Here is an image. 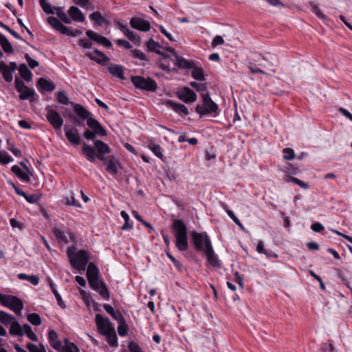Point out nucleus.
<instances>
[{
    "mask_svg": "<svg viewBox=\"0 0 352 352\" xmlns=\"http://www.w3.org/2000/svg\"><path fill=\"white\" fill-rule=\"evenodd\" d=\"M109 72L113 77L118 78L120 80H124V69L120 65H111L107 67Z\"/></svg>",
    "mask_w": 352,
    "mask_h": 352,
    "instance_id": "obj_21",
    "label": "nucleus"
},
{
    "mask_svg": "<svg viewBox=\"0 0 352 352\" xmlns=\"http://www.w3.org/2000/svg\"><path fill=\"white\" fill-rule=\"evenodd\" d=\"M189 85L197 91H205L207 89V85L206 83H199L193 81L190 82Z\"/></svg>",
    "mask_w": 352,
    "mask_h": 352,
    "instance_id": "obj_59",
    "label": "nucleus"
},
{
    "mask_svg": "<svg viewBox=\"0 0 352 352\" xmlns=\"http://www.w3.org/2000/svg\"><path fill=\"white\" fill-rule=\"evenodd\" d=\"M73 105L75 113L80 118L83 120H87L91 116V113L88 110H87L82 105L80 104H73Z\"/></svg>",
    "mask_w": 352,
    "mask_h": 352,
    "instance_id": "obj_29",
    "label": "nucleus"
},
{
    "mask_svg": "<svg viewBox=\"0 0 352 352\" xmlns=\"http://www.w3.org/2000/svg\"><path fill=\"white\" fill-rule=\"evenodd\" d=\"M191 69V75L194 79L200 81H203L205 80L204 69L201 67L196 66L195 63L194 67H192Z\"/></svg>",
    "mask_w": 352,
    "mask_h": 352,
    "instance_id": "obj_33",
    "label": "nucleus"
},
{
    "mask_svg": "<svg viewBox=\"0 0 352 352\" xmlns=\"http://www.w3.org/2000/svg\"><path fill=\"white\" fill-rule=\"evenodd\" d=\"M56 100L59 103L63 104H74L73 102H69L68 97L62 91H59L57 93Z\"/></svg>",
    "mask_w": 352,
    "mask_h": 352,
    "instance_id": "obj_49",
    "label": "nucleus"
},
{
    "mask_svg": "<svg viewBox=\"0 0 352 352\" xmlns=\"http://www.w3.org/2000/svg\"><path fill=\"white\" fill-rule=\"evenodd\" d=\"M193 245L198 252H204L212 246L209 236L206 232L201 233L192 231L191 232Z\"/></svg>",
    "mask_w": 352,
    "mask_h": 352,
    "instance_id": "obj_5",
    "label": "nucleus"
},
{
    "mask_svg": "<svg viewBox=\"0 0 352 352\" xmlns=\"http://www.w3.org/2000/svg\"><path fill=\"white\" fill-rule=\"evenodd\" d=\"M14 82L16 89L18 92L23 91L24 89L27 87L24 82L19 78H15Z\"/></svg>",
    "mask_w": 352,
    "mask_h": 352,
    "instance_id": "obj_63",
    "label": "nucleus"
},
{
    "mask_svg": "<svg viewBox=\"0 0 352 352\" xmlns=\"http://www.w3.org/2000/svg\"><path fill=\"white\" fill-rule=\"evenodd\" d=\"M97 135H99V132L94 130L86 129L83 133V136L87 140H93Z\"/></svg>",
    "mask_w": 352,
    "mask_h": 352,
    "instance_id": "obj_58",
    "label": "nucleus"
},
{
    "mask_svg": "<svg viewBox=\"0 0 352 352\" xmlns=\"http://www.w3.org/2000/svg\"><path fill=\"white\" fill-rule=\"evenodd\" d=\"M19 72L21 77L25 81L30 82L32 80V74L25 63L19 65Z\"/></svg>",
    "mask_w": 352,
    "mask_h": 352,
    "instance_id": "obj_30",
    "label": "nucleus"
},
{
    "mask_svg": "<svg viewBox=\"0 0 352 352\" xmlns=\"http://www.w3.org/2000/svg\"><path fill=\"white\" fill-rule=\"evenodd\" d=\"M131 26L140 31L147 32L151 29L150 23L139 17H133L130 20Z\"/></svg>",
    "mask_w": 352,
    "mask_h": 352,
    "instance_id": "obj_14",
    "label": "nucleus"
},
{
    "mask_svg": "<svg viewBox=\"0 0 352 352\" xmlns=\"http://www.w3.org/2000/svg\"><path fill=\"white\" fill-rule=\"evenodd\" d=\"M177 96L185 103H192L197 100V94L188 87H184L177 91Z\"/></svg>",
    "mask_w": 352,
    "mask_h": 352,
    "instance_id": "obj_12",
    "label": "nucleus"
},
{
    "mask_svg": "<svg viewBox=\"0 0 352 352\" xmlns=\"http://www.w3.org/2000/svg\"><path fill=\"white\" fill-rule=\"evenodd\" d=\"M207 258V262L212 266L219 267L220 261L214 254L212 245L204 252Z\"/></svg>",
    "mask_w": 352,
    "mask_h": 352,
    "instance_id": "obj_19",
    "label": "nucleus"
},
{
    "mask_svg": "<svg viewBox=\"0 0 352 352\" xmlns=\"http://www.w3.org/2000/svg\"><path fill=\"white\" fill-rule=\"evenodd\" d=\"M62 203L67 206H73L77 208H80L81 205L79 201H76L74 193H72L70 197H65L62 199Z\"/></svg>",
    "mask_w": 352,
    "mask_h": 352,
    "instance_id": "obj_41",
    "label": "nucleus"
},
{
    "mask_svg": "<svg viewBox=\"0 0 352 352\" xmlns=\"http://www.w3.org/2000/svg\"><path fill=\"white\" fill-rule=\"evenodd\" d=\"M128 347L131 352H143L142 348L134 341H131Z\"/></svg>",
    "mask_w": 352,
    "mask_h": 352,
    "instance_id": "obj_62",
    "label": "nucleus"
},
{
    "mask_svg": "<svg viewBox=\"0 0 352 352\" xmlns=\"http://www.w3.org/2000/svg\"><path fill=\"white\" fill-rule=\"evenodd\" d=\"M172 229L176 239L175 245L179 251H185L188 249L187 227L181 219L174 220Z\"/></svg>",
    "mask_w": 352,
    "mask_h": 352,
    "instance_id": "obj_3",
    "label": "nucleus"
},
{
    "mask_svg": "<svg viewBox=\"0 0 352 352\" xmlns=\"http://www.w3.org/2000/svg\"><path fill=\"white\" fill-rule=\"evenodd\" d=\"M131 82L135 87L142 90L155 91L157 88L156 82L151 78H145L140 76H132Z\"/></svg>",
    "mask_w": 352,
    "mask_h": 352,
    "instance_id": "obj_8",
    "label": "nucleus"
},
{
    "mask_svg": "<svg viewBox=\"0 0 352 352\" xmlns=\"http://www.w3.org/2000/svg\"><path fill=\"white\" fill-rule=\"evenodd\" d=\"M131 54L133 58H138L141 60H148L146 56L140 50H133L131 51Z\"/></svg>",
    "mask_w": 352,
    "mask_h": 352,
    "instance_id": "obj_56",
    "label": "nucleus"
},
{
    "mask_svg": "<svg viewBox=\"0 0 352 352\" xmlns=\"http://www.w3.org/2000/svg\"><path fill=\"white\" fill-rule=\"evenodd\" d=\"M88 283L91 289L98 292L104 300H109V292L107 287L106 284L102 280H100L99 278H97L93 280H90Z\"/></svg>",
    "mask_w": 352,
    "mask_h": 352,
    "instance_id": "obj_10",
    "label": "nucleus"
},
{
    "mask_svg": "<svg viewBox=\"0 0 352 352\" xmlns=\"http://www.w3.org/2000/svg\"><path fill=\"white\" fill-rule=\"evenodd\" d=\"M26 347L30 352H46V349L43 344H40L39 346L32 343H28Z\"/></svg>",
    "mask_w": 352,
    "mask_h": 352,
    "instance_id": "obj_52",
    "label": "nucleus"
},
{
    "mask_svg": "<svg viewBox=\"0 0 352 352\" xmlns=\"http://www.w3.org/2000/svg\"><path fill=\"white\" fill-rule=\"evenodd\" d=\"M56 11L54 14H56L59 19L64 22L66 24H70L72 21L69 16H67V14L63 10V9L60 7H57L55 8Z\"/></svg>",
    "mask_w": 352,
    "mask_h": 352,
    "instance_id": "obj_37",
    "label": "nucleus"
},
{
    "mask_svg": "<svg viewBox=\"0 0 352 352\" xmlns=\"http://www.w3.org/2000/svg\"><path fill=\"white\" fill-rule=\"evenodd\" d=\"M46 118L54 129H60L63 124V120L57 111L53 109H48L47 111Z\"/></svg>",
    "mask_w": 352,
    "mask_h": 352,
    "instance_id": "obj_11",
    "label": "nucleus"
},
{
    "mask_svg": "<svg viewBox=\"0 0 352 352\" xmlns=\"http://www.w3.org/2000/svg\"><path fill=\"white\" fill-rule=\"evenodd\" d=\"M47 22L54 30L62 34L72 37H76L82 34V31L78 30H71L62 24L61 22L54 16L48 17Z\"/></svg>",
    "mask_w": 352,
    "mask_h": 352,
    "instance_id": "obj_7",
    "label": "nucleus"
},
{
    "mask_svg": "<svg viewBox=\"0 0 352 352\" xmlns=\"http://www.w3.org/2000/svg\"><path fill=\"white\" fill-rule=\"evenodd\" d=\"M202 104H197L195 110L199 114L200 118L206 115H212L217 116L219 107L210 98L209 94H204L201 95Z\"/></svg>",
    "mask_w": 352,
    "mask_h": 352,
    "instance_id": "obj_4",
    "label": "nucleus"
},
{
    "mask_svg": "<svg viewBox=\"0 0 352 352\" xmlns=\"http://www.w3.org/2000/svg\"><path fill=\"white\" fill-rule=\"evenodd\" d=\"M124 36H126L129 40L133 42L135 45H140V37L139 36L135 35L133 32L130 31L127 28L124 31L122 32Z\"/></svg>",
    "mask_w": 352,
    "mask_h": 352,
    "instance_id": "obj_39",
    "label": "nucleus"
},
{
    "mask_svg": "<svg viewBox=\"0 0 352 352\" xmlns=\"http://www.w3.org/2000/svg\"><path fill=\"white\" fill-rule=\"evenodd\" d=\"M11 170L23 182H30V175L27 172L23 171L19 166L14 165L12 167Z\"/></svg>",
    "mask_w": 352,
    "mask_h": 352,
    "instance_id": "obj_26",
    "label": "nucleus"
},
{
    "mask_svg": "<svg viewBox=\"0 0 352 352\" xmlns=\"http://www.w3.org/2000/svg\"><path fill=\"white\" fill-rule=\"evenodd\" d=\"M89 18L91 21H94L96 25H101L104 21V18L102 16L100 12H94L89 15Z\"/></svg>",
    "mask_w": 352,
    "mask_h": 352,
    "instance_id": "obj_46",
    "label": "nucleus"
},
{
    "mask_svg": "<svg viewBox=\"0 0 352 352\" xmlns=\"http://www.w3.org/2000/svg\"><path fill=\"white\" fill-rule=\"evenodd\" d=\"M50 288H51V290L52 292V293L54 294V295L55 296V298L57 300V303L58 305L62 308V309H65L66 308V305L64 302V301L63 300L60 295L59 294V293L58 292V291L56 290V289L55 288L54 284L52 283H50Z\"/></svg>",
    "mask_w": 352,
    "mask_h": 352,
    "instance_id": "obj_42",
    "label": "nucleus"
},
{
    "mask_svg": "<svg viewBox=\"0 0 352 352\" xmlns=\"http://www.w3.org/2000/svg\"><path fill=\"white\" fill-rule=\"evenodd\" d=\"M87 278L88 282L95 278H99V271L94 263H89L87 265Z\"/></svg>",
    "mask_w": 352,
    "mask_h": 352,
    "instance_id": "obj_25",
    "label": "nucleus"
},
{
    "mask_svg": "<svg viewBox=\"0 0 352 352\" xmlns=\"http://www.w3.org/2000/svg\"><path fill=\"white\" fill-rule=\"evenodd\" d=\"M148 147L157 157L164 161V155L160 144L150 142L148 144Z\"/></svg>",
    "mask_w": 352,
    "mask_h": 352,
    "instance_id": "obj_34",
    "label": "nucleus"
},
{
    "mask_svg": "<svg viewBox=\"0 0 352 352\" xmlns=\"http://www.w3.org/2000/svg\"><path fill=\"white\" fill-rule=\"evenodd\" d=\"M94 52L96 56H94L91 52H87L85 56L90 60H94L100 65H104L106 63L109 61V58L98 49H94Z\"/></svg>",
    "mask_w": 352,
    "mask_h": 352,
    "instance_id": "obj_16",
    "label": "nucleus"
},
{
    "mask_svg": "<svg viewBox=\"0 0 352 352\" xmlns=\"http://www.w3.org/2000/svg\"><path fill=\"white\" fill-rule=\"evenodd\" d=\"M67 256L72 266L79 272L85 271L90 259L87 250H80L76 252V248L69 247L67 250Z\"/></svg>",
    "mask_w": 352,
    "mask_h": 352,
    "instance_id": "obj_2",
    "label": "nucleus"
},
{
    "mask_svg": "<svg viewBox=\"0 0 352 352\" xmlns=\"http://www.w3.org/2000/svg\"><path fill=\"white\" fill-rule=\"evenodd\" d=\"M20 100H25L29 99L30 97L35 95V91L33 89L28 88V87L23 91H20Z\"/></svg>",
    "mask_w": 352,
    "mask_h": 352,
    "instance_id": "obj_44",
    "label": "nucleus"
},
{
    "mask_svg": "<svg viewBox=\"0 0 352 352\" xmlns=\"http://www.w3.org/2000/svg\"><path fill=\"white\" fill-rule=\"evenodd\" d=\"M39 3L43 10L48 14H54L55 13L51 5L46 2L45 0H39Z\"/></svg>",
    "mask_w": 352,
    "mask_h": 352,
    "instance_id": "obj_53",
    "label": "nucleus"
},
{
    "mask_svg": "<svg viewBox=\"0 0 352 352\" xmlns=\"http://www.w3.org/2000/svg\"><path fill=\"white\" fill-rule=\"evenodd\" d=\"M107 171L113 175H116L118 173V168L113 156H111V160L107 166Z\"/></svg>",
    "mask_w": 352,
    "mask_h": 352,
    "instance_id": "obj_50",
    "label": "nucleus"
},
{
    "mask_svg": "<svg viewBox=\"0 0 352 352\" xmlns=\"http://www.w3.org/2000/svg\"><path fill=\"white\" fill-rule=\"evenodd\" d=\"M63 352H79L78 348L73 342H70L68 339L65 340V346L62 349Z\"/></svg>",
    "mask_w": 352,
    "mask_h": 352,
    "instance_id": "obj_43",
    "label": "nucleus"
},
{
    "mask_svg": "<svg viewBox=\"0 0 352 352\" xmlns=\"http://www.w3.org/2000/svg\"><path fill=\"white\" fill-rule=\"evenodd\" d=\"M26 336L32 341L36 342L38 336L32 331L31 327L28 324H23V334Z\"/></svg>",
    "mask_w": 352,
    "mask_h": 352,
    "instance_id": "obj_45",
    "label": "nucleus"
},
{
    "mask_svg": "<svg viewBox=\"0 0 352 352\" xmlns=\"http://www.w3.org/2000/svg\"><path fill=\"white\" fill-rule=\"evenodd\" d=\"M0 303L16 314H20L23 309V301L15 296L0 294Z\"/></svg>",
    "mask_w": 352,
    "mask_h": 352,
    "instance_id": "obj_6",
    "label": "nucleus"
},
{
    "mask_svg": "<svg viewBox=\"0 0 352 352\" xmlns=\"http://www.w3.org/2000/svg\"><path fill=\"white\" fill-rule=\"evenodd\" d=\"M74 3L82 8L93 10L94 5L90 3L89 0H73Z\"/></svg>",
    "mask_w": 352,
    "mask_h": 352,
    "instance_id": "obj_51",
    "label": "nucleus"
},
{
    "mask_svg": "<svg viewBox=\"0 0 352 352\" xmlns=\"http://www.w3.org/2000/svg\"><path fill=\"white\" fill-rule=\"evenodd\" d=\"M124 36H126L129 40L133 42L135 45H140V37L139 36L135 35L133 32L130 31L127 28L124 31L122 32Z\"/></svg>",
    "mask_w": 352,
    "mask_h": 352,
    "instance_id": "obj_38",
    "label": "nucleus"
},
{
    "mask_svg": "<svg viewBox=\"0 0 352 352\" xmlns=\"http://www.w3.org/2000/svg\"><path fill=\"white\" fill-rule=\"evenodd\" d=\"M10 333L14 336H23V326L16 320V319L10 324Z\"/></svg>",
    "mask_w": 352,
    "mask_h": 352,
    "instance_id": "obj_32",
    "label": "nucleus"
},
{
    "mask_svg": "<svg viewBox=\"0 0 352 352\" xmlns=\"http://www.w3.org/2000/svg\"><path fill=\"white\" fill-rule=\"evenodd\" d=\"M28 320L34 326H38L41 324V318L38 314H30L27 316Z\"/></svg>",
    "mask_w": 352,
    "mask_h": 352,
    "instance_id": "obj_48",
    "label": "nucleus"
},
{
    "mask_svg": "<svg viewBox=\"0 0 352 352\" xmlns=\"http://www.w3.org/2000/svg\"><path fill=\"white\" fill-rule=\"evenodd\" d=\"M78 45L85 49H91L92 47V43L86 38H81L78 40Z\"/></svg>",
    "mask_w": 352,
    "mask_h": 352,
    "instance_id": "obj_64",
    "label": "nucleus"
},
{
    "mask_svg": "<svg viewBox=\"0 0 352 352\" xmlns=\"http://www.w3.org/2000/svg\"><path fill=\"white\" fill-rule=\"evenodd\" d=\"M195 63L192 61H189L182 57L176 56L175 65L181 69H191L194 67Z\"/></svg>",
    "mask_w": 352,
    "mask_h": 352,
    "instance_id": "obj_28",
    "label": "nucleus"
},
{
    "mask_svg": "<svg viewBox=\"0 0 352 352\" xmlns=\"http://www.w3.org/2000/svg\"><path fill=\"white\" fill-rule=\"evenodd\" d=\"M120 214H121L122 217L124 220V223L122 226V230H126L128 228H130V229L133 228V226L131 224L129 223V214L125 211H122Z\"/></svg>",
    "mask_w": 352,
    "mask_h": 352,
    "instance_id": "obj_57",
    "label": "nucleus"
},
{
    "mask_svg": "<svg viewBox=\"0 0 352 352\" xmlns=\"http://www.w3.org/2000/svg\"><path fill=\"white\" fill-rule=\"evenodd\" d=\"M86 35L92 41L104 45L107 48H111L112 47L111 42L106 37L98 34L92 30H87L86 32Z\"/></svg>",
    "mask_w": 352,
    "mask_h": 352,
    "instance_id": "obj_15",
    "label": "nucleus"
},
{
    "mask_svg": "<svg viewBox=\"0 0 352 352\" xmlns=\"http://www.w3.org/2000/svg\"><path fill=\"white\" fill-rule=\"evenodd\" d=\"M18 278L20 280H27L33 285H37L39 283V278L36 275H27L25 274H19Z\"/></svg>",
    "mask_w": 352,
    "mask_h": 352,
    "instance_id": "obj_36",
    "label": "nucleus"
},
{
    "mask_svg": "<svg viewBox=\"0 0 352 352\" xmlns=\"http://www.w3.org/2000/svg\"><path fill=\"white\" fill-rule=\"evenodd\" d=\"M37 85L41 89L45 91H52L56 89V85L52 81L44 78H40Z\"/></svg>",
    "mask_w": 352,
    "mask_h": 352,
    "instance_id": "obj_23",
    "label": "nucleus"
},
{
    "mask_svg": "<svg viewBox=\"0 0 352 352\" xmlns=\"http://www.w3.org/2000/svg\"><path fill=\"white\" fill-rule=\"evenodd\" d=\"M53 232L58 242L65 243H67L69 242V239L64 231L54 227L53 228Z\"/></svg>",
    "mask_w": 352,
    "mask_h": 352,
    "instance_id": "obj_35",
    "label": "nucleus"
},
{
    "mask_svg": "<svg viewBox=\"0 0 352 352\" xmlns=\"http://www.w3.org/2000/svg\"><path fill=\"white\" fill-rule=\"evenodd\" d=\"M13 161V158L6 151H0V164H7Z\"/></svg>",
    "mask_w": 352,
    "mask_h": 352,
    "instance_id": "obj_54",
    "label": "nucleus"
},
{
    "mask_svg": "<svg viewBox=\"0 0 352 352\" xmlns=\"http://www.w3.org/2000/svg\"><path fill=\"white\" fill-rule=\"evenodd\" d=\"M127 329H128V326L126 324V321H124V322H123V323L119 324V325L118 327V333L122 337L125 336L127 333Z\"/></svg>",
    "mask_w": 352,
    "mask_h": 352,
    "instance_id": "obj_61",
    "label": "nucleus"
},
{
    "mask_svg": "<svg viewBox=\"0 0 352 352\" xmlns=\"http://www.w3.org/2000/svg\"><path fill=\"white\" fill-rule=\"evenodd\" d=\"M104 336L107 337V342L110 346L114 347L118 346V338L115 330L109 332V334H105Z\"/></svg>",
    "mask_w": 352,
    "mask_h": 352,
    "instance_id": "obj_47",
    "label": "nucleus"
},
{
    "mask_svg": "<svg viewBox=\"0 0 352 352\" xmlns=\"http://www.w3.org/2000/svg\"><path fill=\"white\" fill-rule=\"evenodd\" d=\"M166 105L171 108L181 116H186L189 114L187 107L182 104L177 103L173 100H168L166 102Z\"/></svg>",
    "mask_w": 352,
    "mask_h": 352,
    "instance_id": "obj_17",
    "label": "nucleus"
},
{
    "mask_svg": "<svg viewBox=\"0 0 352 352\" xmlns=\"http://www.w3.org/2000/svg\"><path fill=\"white\" fill-rule=\"evenodd\" d=\"M49 342L55 350H60L61 342L58 338V334L54 330H50L48 332Z\"/></svg>",
    "mask_w": 352,
    "mask_h": 352,
    "instance_id": "obj_24",
    "label": "nucleus"
},
{
    "mask_svg": "<svg viewBox=\"0 0 352 352\" xmlns=\"http://www.w3.org/2000/svg\"><path fill=\"white\" fill-rule=\"evenodd\" d=\"M87 124L91 129L99 132V135L105 136L107 135L105 129L100 123L94 118L89 117L87 119Z\"/></svg>",
    "mask_w": 352,
    "mask_h": 352,
    "instance_id": "obj_18",
    "label": "nucleus"
},
{
    "mask_svg": "<svg viewBox=\"0 0 352 352\" xmlns=\"http://www.w3.org/2000/svg\"><path fill=\"white\" fill-rule=\"evenodd\" d=\"M14 320L15 318L13 317L12 315L3 311H0V322L3 324H10Z\"/></svg>",
    "mask_w": 352,
    "mask_h": 352,
    "instance_id": "obj_40",
    "label": "nucleus"
},
{
    "mask_svg": "<svg viewBox=\"0 0 352 352\" xmlns=\"http://www.w3.org/2000/svg\"><path fill=\"white\" fill-rule=\"evenodd\" d=\"M147 50L149 52H154L159 55L162 56L164 58L168 57V55L165 54L163 52H162L160 49L162 48V46L158 42L155 41L153 38H150L146 43Z\"/></svg>",
    "mask_w": 352,
    "mask_h": 352,
    "instance_id": "obj_20",
    "label": "nucleus"
},
{
    "mask_svg": "<svg viewBox=\"0 0 352 352\" xmlns=\"http://www.w3.org/2000/svg\"><path fill=\"white\" fill-rule=\"evenodd\" d=\"M286 181L287 182H292L304 189H307L309 188V184L307 183H306L296 177H289L286 179Z\"/></svg>",
    "mask_w": 352,
    "mask_h": 352,
    "instance_id": "obj_55",
    "label": "nucleus"
},
{
    "mask_svg": "<svg viewBox=\"0 0 352 352\" xmlns=\"http://www.w3.org/2000/svg\"><path fill=\"white\" fill-rule=\"evenodd\" d=\"M0 72L2 73L3 78L6 82H11L12 81V72L9 70L8 65L3 61H0Z\"/></svg>",
    "mask_w": 352,
    "mask_h": 352,
    "instance_id": "obj_27",
    "label": "nucleus"
},
{
    "mask_svg": "<svg viewBox=\"0 0 352 352\" xmlns=\"http://www.w3.org/2000/svg\"><path fill=\"white\" fill-rule=\"evenodd\" d=\"M96 324L98 331L103 336L109 334V332L114 330L110 320L108 318H104L100 314L96 316Z\"/></svg>",
    "mask_w": 352,
    "mask_h": 352,
    "instance_id": "obj_9",
    "label": "nucleus"
},
{
    "mask_svg": "<svg viewBox=\"0 0 352 352\" xmlns=\"http://www.w3.org/2000/svg\"><path fill=\"white\" fill-rule=\"evenodd\" d=\"M95 149L85 142L82 143V153L90 162H94L96 157L98 160H104V155L111 152L109 146L102 140H97L94 142Z\"/></svg>",
    "mask_w": 352,
    "mask_h": 352,
    "instance_id": "obj_1",
    "label": "nucleus"
},
{
    "mask_svg": "<svg viewBox=\"0 0 352 352\" xmlns=\"http://www.w3.org/2000/svg\"><path fill=\"white\" fill-rule=\"evenodd\" d=\"M65 136L68 141L73 145H79L81 144L80 138L76 127L65 125L64 126Z\"/></svg>",
    "mask_w": 352,
    "mask_h": 352,
    "instance_id": "obj_13",
    "label": "nucleus"
},
{
    "mask_svg": "<svg viewBox=\"0 0 352 352\" xmlns=\"http://www.w3.org/2000/svg\"><path fill=\"white\" fill-rule=\"evenodd\" d=\"M69 16L75 21L83 22L85 21V16L81 10L76 7L71 6L68 10Z\"/></svg>",
    "mask_w": 352,
    "mask_h": 352,
    "instance_id": "obj_22",
    "label": "nucleus"
},
{
    "mask_svg": "<svg viewBox=\"0 0 352 352\" xmlns=\"http://www.w3.org/2000/svg\"><path fill=\"white\" fill-rule=\"evenodd\" d=\"M284 159L286 160H291L295 157V153L293 149L285 148L283 149Z\"/></svg>",
    "mask_w": 352,
    "mask_h": 352,
    "instance_id": "obj_60",
    "label": "nucleus"
},
{
    "mask_svg": "<svg viewBox=\"0 0 352 352\" xmlns=\"http://www.w3.org/2000/svg\"><path fill=\"white\" fill-rule=\"evenodd\" d=\"M0 45L3 50L6 54H12L14 52L13 47L8 41V39L3 34H0Z\"/></svg>",
    "mask_w": 352,
    "mask_h": 352,
    "instance_id": "obj_31",
    "label": "nucleus"
}]
</instances>
